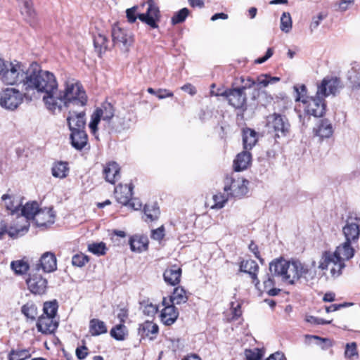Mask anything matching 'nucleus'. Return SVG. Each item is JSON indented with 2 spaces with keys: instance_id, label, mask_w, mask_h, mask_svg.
<instances>
[{
  "instance_id": "nucleus-1",
  "label": "nucleus",
  "mask_w": 360,
  "mask_h": 360,
  "mask_svg": "<svg viewBox=\"0 0 360 360\" xmlns=\"http://www.w3.org/2000/svg\"><path fill=\"white\" fill-rule=\"evenodd\" d=\"M23 92L27 100L32 101L38 94H44L43 101L47 109L53 107V101L58 91L56 76L51 72L43 70L37 63L27 68Z\"/></svg>"
},
{
  "instance_id": "nucleus-2",
  "label": "nucleus",
  "mask_w": 360,
  "mask_h": 360,
  "mask_svg": "<svg viewBox=\"0 0 360 360\" xmlns=\"http://www.w3.org/2000/svg\"><path fill=\"white\" fill-rule=\"evenodd\" d=\"M87 103V96L78 82L68 81L63 91H58L50 111L60 112L63 108H83Z\"/></svg>"
},
{
  "instance_id": "nucleus-3",
  "label": "nucleus",
  "mask_w": 360,
  "mask_h": 360,
  "mask_svg": "<svg viewBox=\"0 0 360 360\" xmlns=\"http://www.w3.org/2000/svg\"><path fill=\"white\" fill-rule=\"evenodd\" d=\"M355 243L345 240L338 245L335 252L324 251L322 253L319 269L326 270L330 268L333 277H338L345 267V261L352 259L354 255V245Z\"/></svg>"
},
{
  "instance_id": "nucleus-4",
  "label": "nucleus",
  "mask_w": 360,
  "mask_h": 360,
  "mask_svg": "<svg viewBox=\"0 0 360 360\" xmlns=\"http://www.w3.org/2000/svg\"><path fill=\"white\" fill-rule=\"evenodd\" d=\"M269 270L273 275L281 277L290 284L301 278L311 279L315 274L298 260L287 261L283 258L272 261L269 264Z\"/></svg>"
},
{
  "instance_id": "nucleus-5",
  "label": "nucleus",
  "mask_w": 360,
  "mask_h": 360,
  "mask_svg": "<svg viewBox=\"0 0 360 360\" xmlns=\"http://www.w3.org/2000/svg\"><path fill=\"white\" fill-rule=\"evenodd\" d=\"M27 68H26L20 62H6L0 58V79L6 84H20L23 91V85L27 75Z\"/></svg>"
},
{
  "instance_id": "nucleus-6",
  "label": "nucleus",
  "mask_w": 360,
  "mask_h": 360,
  "mask_svg": "<svg viewBox=\"0 0 360 360\" xmlns=\"http://www.w3.org/2000/svg\"><path fill=\"white\" fill-rule=\"evenodd\" d=\"M148 6L147 11L145 13H141L136 15L137 6H133L126 11L127 18L129 22H134L138 18L141 21L146 23L152 28H157V21L160 20L159 8L153 0H148L146 1Z\"/></svg>"
},
{
  "instance_id": "nucleus-7",
  "label": "nucleus",
  "mask_w": 360,
  "mask_h": 360,
  "mask_svg": "<svg viewBox=\"0 0 360 360\" xmlns=\"http://www.w3.org/2000/svg\"><path fill=\"white\" fill-rule=\"evenodd\" d=\"M39 211V205L37 202H27L25 206L21 208V215L18 217V223H21L20 229H15L13 231L11 229L9 231V236L11 238H17L24 235L28 231L30 227L29 220L34 219Z\"/></svg>"
},
{
  "instance_id": "nucleus-8",
  "label": "nucleus",
  "mask_w": 360,
  "mask_h": 360,
  "mask_svg": "<svg viewBox=\"0 0 360 360\" xmlns=\"http://www.w3.org/2000/svg\"><path fill=\"white\" fill-rule=\"evenodd\" d=\"M296 101L302 102L304 112L315 117H321L326 112V103L325 98L321 95H318L317 92L314 96L301 98L300 95L295 98Z\"/></svg>"
},
{
  "instance_id": "nucleus-9",
  "label": "nucleus",
  "mask_w": 360,
  "mask_h": 360,
  "mask_svg": "<svg viewBox=\"0 0 360 360\" xmlns=\"http://www.w3.org/2000/svg\"><path fill=\"white\" fill-rule=\"evenodd\" d=\"M269 133L273 134L275 139L287 136L290 131V124L285 116L278 113H274L267 117V124Z\"/></svg>"
},
{
  "instance_id": "nucleus-10",
  "label": "nucleus",
  "mask_w": 360,
  "mask_h": 360,
  "mask_svg": "<svg viewBox=\"0 0 360 360\" xmlns=\"http://www.w3.org/2000/svg\"><path fill=\"white\" fill-rule=\"evenodd\" d=\"M115 110L113 106L110 103H104L101 107L97 108L91 115V122L89 124L91 134L96 139H98L97 136L98 124L102 120L109 122L114 117Z\"/></svg>"
},
{
  "instance_id": "nucleus-11",
  "label": "nucleus",
  "mask_w": 360,
  "mask_h": 360,
  "mask_svg": "<svg viewBox=\"0 0 360 360\" xmlns=\"http://www.w3.org/2000/svg\"><path fill=\"white\" fill-rule=\"evenodd\" d=\"M249 181L238 176H226L224 179V191L229 196L241 198L248 191Z\"/></svg>"
},
{
  "instance_id": "nucleus-12",
  "label": "nucleus",
  "mask_w": 360,
  "mask_h": 360,
  "mask_svg": "<svg viewBox=\"0 0 360 360\" xmlns=\"http://www.w3.org/2000/svg\"><path fill=\"white\" fill-rule=\"evenodd\" d=\"M24 92L15 88H6L0 92V105L6 110H15L23 101Z\"/></svg>"
},
{
  "instance_id": "nucleus-13",
  "label": "nucleus",
  "mask_w": 360,
  "mask_h": 360,
  "mask_svg": "<svg viewBox=\"0 0 360 360\" xmlns=\"http://www.w3.org/2000/svg\"><path fill=\"white\" fill-rule=\"evenodd\" d=\"M342 234L345 240L356 243L360 236V217L356 214L349 215L342 226Z\"/></svg>"
},
{
  "instance_id": "nucleus-14",
  "label": "nucleus",
  "mask_w": 360,
  "mask_h": 360,
  "mask_svg": "<svg viewBox=\"0 0 360 360\" xmlns=\"http://www.w3.org/2000/svg\"><path fill=\"white\" fill-rule=\"evenodd\" d=\"M28 290L34 295H44L47 289V280L32 269L26 279Z\"/></svg>"
},
{
  "instance_id": "nucleus-15",
  "label": "nucleus",
  "mask_w": 360,
  "mask_h": 360,
  "mask_svg": "<svg viewBox=\"0 0 360 360\" xmlns=\"http://www.w3.org/2000/svg\"><path fill=\"white\" fill-rule=\"evenodd\" d=\"M212 95L216 96H224L226 97L231 105L236 108H240L244 106L246 102V95L244 92H242V89H227L222 92L218 91L214 92L213 90L211 91Z\"/></svg>"
},
{
  "instance_id": "nucleus-16",
  "label": "nucleus",
  "mask_w": 360,
  "mask_h": 360,
  "mask_svg": "<svg viewBox=\"0 0 360 360\" xmlns=\"http://www.w3.org/2000/svg\"><path fill=\"white\" fill-rule=\"evenodd\" d=\"M79 108H72L68 110L67 122L70 131L85 130L86 128V113L84 110Z\"/></svg>"
},
{
  "instance_id": "nucleus-17",
  "label": "nucleus",
  "mask_w": 360,
  "mask_h": 360,
  "mask_svg": "<svg viewBox=\"0 0 360 360\" xmlns=\"http://www.w3.org/2000/svg\"><path fill=\"white\" fill-rule=\"evenodd\" d=\"M112 38L114 44L127 49L133 42V37L129 30H123L115 25L112 29Z\"/></svg>"
},
{
  "instance_id": "nucleus-18",
  "label": "nucleus",
  "mask_w": 360,
  "mask_h": 360,
  "mask_svg": "<svg viewBox=\"0 0 360 360\" xmlns=\"http://www.w3.org/2000/svg\"><path fill=\"white\" fill-rule=\"evenodd\" d=\"M340 81L337 77H325L317 86V94L326 98L330 94L335 95L340 88Z\"/></svg>"
},
{
  "instance_id": "nucleus-19",
  "label": "nucleus",
  "mask_w": 360,
  "mask_h": 360,
  "mask_svg": "<svg viewBox=\"0 0 360 360\" xmlns=\"http://www.w3.org/2000/svg\"><path fill=\"white\" fill-rule=\"evenodd\" d=\"M55 217L52 208L45 207L39 210L33 220L38 227L46 228L54 223Z\"/></svg>"
},
{
  "instance_id": "nucleus-20",
  "label": "nucleus",
  "mask_w": 360,
  "mask_h": 360,
  "mask_svg": "<svg viewBox=\"0 0 360 360\" xmlns=\"http://www.w3.org/2000/svg\"><path fill=\"white\" fill-rule=\"evenodd\" d=\"M70 131V143L75 149L82 150L89 148L88 136L85 130H75Z\"/></svg>"
},
{
  "instance_id": "nucleus-21",
  "label": "nucleus",
  "mask_w": 360,
  "mask_h": 360,
  "mask_svg": "<svg viewBox=\"0 0 360 360\" xmlns=\"http://www.w3.org/2000/svg\"><path fill=\"white\" fill-rule=\"evenodd\" d=\"M162 304L165 306L160 314L161 321L166 326L173 324L179 316V312L174 305L167 302L166 298H163Z\"/></svg>"
},
{
  "instance_id": "nucleus-22",
  "label": "nucleus",
  "mask_w": 360,
  "mask_h": 360,
  "mask_svg": "<svg viewBox=\"0 0 360 360\" xmlns=\"http://www.w3.org/2000/svg\"><path fill=\"white\" fill-rule=\"evenodd\" d=\"M37 328L41 333L51 334L58 328V322L55 320V317L41 315L37 323Z\"/></svg>"
},
{
  "instance_id": "nucleus-23",
  "label": "nucleus",
  "mask_w": 360,
  "mask_h": 360,
  "mask_svg": "<svg viewBox=\"0 0 360 360\" xmlns=\"http://www.w3.org/2000/svg\"><path fill=\"white\" fill-rule=\"evenodd\" d=\"M56 258L53 253L47 252L40 258L39 263L36 265L35 271L41 269L44 272H52L56 269Z\"/></svg>"
},
{
  "instance_id": "nucleus-24",
  "label": "nucleus",
  "mask_w": 360,
  "mask_h": 360,
  "mask_svg": "<svg viewBox=\"0 0 360 360\" xmlns=\"http://www.w3.org/2000/svg\"><path fill=\"white\" fill-rule=\"evenodd\" d=\"M1 202L2 206H4L8 211H10L11 214L17 213L22 206L20 199L13 194H4L1 196Z\"/></svg>"
},
{
  "instance_id": "nucleus-25",
  "label": "nucleus",
  "mask_w": 360,
  "mask_h": 360,
  "mask_svg": "<svg viewBox=\"0 0 360 360\" xmlns=\"http://www.w3.org/2000/svg\"><path fill=\"white\" fill-rule=\"evenodd\" d=\"M132 184L119 185L115 189V195L118 202L126 205L131 199Z\"/></svg>"
},
{
  "instance_id": "nucleus-26",
  "label": "nucleus",
  "mask_w": 360,
  "mask_h": 360,
  "mask_svg": "<svg viewBox=\"0 0 360 360\" xmlns=\"http://www.w3.org/2000/svg\"><path fill=\"white\" fill-rule=\"evenodd\" d=\"M259 270V266L257 262L254 260L249 259L243 261L240 264V271L248 273L250 275L252 282L256 288H258L259 285V281L257 278V271Z\"/></svg>"
},
{
  "instance_id": "nucleus-27",
  "label": "nucleus",
  "mask_w": 360,
  "mask_h": 360,
  "mask_svg": "<svg viewBox=\"0 0 360 360\" xmlns=\"http://www.w3.org/2000/svg\"><path fill=\"white\" fill-rule=\"evenodd\" d=\"M120 168L115 162H110L103 167V175L106 181L114 184L120 178Z\"/></svg>"
},
{
  "instance_id": "nucleus-28",
  "label": "nucleus",
  "mask_w": 360,
  "mask_h": 360,
  "mask_svg": "<svg viewBox=\"0 0 360 360\" xmlns=\"http://www.w3.org/2000/svg\"><path fill=\"white\" fill-rule=\"evenodd\" d=\"M148 238L146 236L136 234L130 237L129 244L133 252H141L148 248Z\"/></svg>"
},
{
  "instance_id": "nucleus-29",
  "label": "nucleus",
  "mask_w": 360,
  "mask_h": 360,
  "mask_svg": "<svg viewBox=\"0 0 360 360\" xmlns=\"http://www.w3.org/2000/svg\"><path fill=\"white\" fill-rule=\"evenodd\" d=\"M181 276V269L176 264L168 266L163 274L165 281L171 285L179 284Z\"/></svg>"
},
{
  "instance_id": "nucleus-30",
  "label": "nucleus",
  "mask_w": 360,
  "mask_h": 360,
  "mask_svg": "<svg viewBox=\"0 0 360 360\" xmlns=\"http://www.w3.org/2000/svg\"><path fill=\"white\" fill-rule=\"evenodd\" d=\"M314 133L315 136L321 139L330 138L333 134V125L328 120H321L316 127L314 128Z\"/></svg>"
},
{
  "instance_id": "nucleus-31",
  "label": "nucleus",
  "mask_w": 360,
  "mask_h": 360,
  "mask_svg": "<svg viewBox=\"0 0 360 360\" xmlns=\"http://www.w3.org/2000/svg\"><path fill=\"white\" fill-rule=\"evenodd\" d=\"M22 6L20 13L25 17V19L30 23L34 22L36 20V11L33 8L32 0H17Z\"/></svg>"
},
{
  "instance_id": "nucleus-32",
  "label": "nucleus",
  "mask_w": 360,
  "mask_h": 360,
  "mask_svg": "<svg viewBox=\"0 0 360 360\" xmlns=\"http://www.w3.org/2000/svg\"><path fill=\"white\" fill-rule=\"evenodd\" d=\"M252 160V155L249 150H245L244 151L238 153L234 160V169L236 171H243L248 168L250 165Z\"/></svg>"
},
{
  "instance_id": "nucleus-33",
  "label": "nucleus",
  "mask_w": 360,
  "mask_h": 360,
  "mask_svg": "<svg viewBox=\"0 0 360 360\" xmlns=\"http://www.w3.org/2000/svg\"><path fill=\"white\" fill-rule=\"evenodd\" d=\"M158 333V325L149 321L140 324L138 329V333L142 338H149L152 340L153 337L150 336V335H156Z\"/></svg>"
},
{
  "instance_id": "nucleus-34",
  "label": "nucleus",
  "mask_w": 360,
  "mask_h": 360,
  "mask_svg": "<svg viewBox=\"0 0 360 360\" xmlns=\"http://www.w3.org/2000/svg\"><path fill=\"white\" fill-rule=\"evenodd\" d=\"M257 142V133L255 130L246 128L243 130V143L244 150H250Z\"/></svg>"
},
{
  "instance_id": "nucleus-35",
  "label": "nucleus",
  "mask_w": 360,
  "mask_h": 360,
  "mask_svg": "<svg viewBox=\"0 0 360 360\" xmlns=\"http://www.w3.org/2000/svg\"><path fill=\"white\" fill-rule=\"evenodd\" d=\"M89 333L92 336H98L107 333V326L104 321L98 319H92L89 321Z\"/></svg>"
},
{
  "instance_id": "nucleus-36",
  "label": "nucleus",
  "mask_w": 360,
  "mask_h": 360,
  "mask_svg": "<svg viewBox=\"0 0 360 360\" xmlns=\"http://www.w3.org/2000/svg\"><path fill=\"white\" fill-rule=\"evenodd\" d=\"M69 170L67 162L59 161L53 165L51 173L56 178L64 179L68 175Z\"/></svg>"
},
{
  "instance_id": "nucleus-37",
  "label": "nucleus",
  "mask_w": 360,
  "mask_h": 360,
  "mask_svg": "<svg viewBox=\"0 0 360 360\" xmlns=\"http://www.w3.org/2000/svg\"><path fill=\"white\" fill-rule=\"evenodd\" d=\"M188 297L186 290L181 287L175 288L169 297V302L173 305L186 303Z\"/></svg>"
},
{
  "instance_id": "nucleus-38",
  "label": "nucleus",
  "mask_w": 360,
  "mask_h": 360,
  "mask_svg": "<svg viewBox=\"0 0 360 360\" xmlns=\"http://www.w3.org/2000/svg\"><path fill=\"white\" fill-rule=\"evenodd\" d=\"M108 40L105 34L98 33L94 37V45L96 51L101 54L103 51H105L108 48Z\"/></svg>"
},
{
  "instance_id": "nucleus-39",
  "label": "nucleus",
  "mask_w": 360,
  "mask_h": 360,
  "mask_svg": "<svg viewBox=\"0 0 360 360\" xmlns=\"http://www.w3.org/2000/svg\"><path fill=\"white\" fill-rule=\"evenodd\" d=\"M144 214L148 219L150 221L157 220L160 216V209L156 202L146 204L144 209Z\"/></svg>"
},
{
  "instance_id": "nucleus-40",
  "label": "nucleus",
  "mask_w": 360,
  "mask_h": 360,
  "mask_svg": "<svg viewBox=\"0 0 360 360\" xmlns=\"http://www.w3.org/2000/svg\"><path fill=\"white\" fill-rule=\"evenodd\" d=\"M279 80V77H271L266 74H262L257 76L255 79V88L259 89L262 87L267 86L269 84L276 83Z\"/></svg>"
},
{
  "instance_id": "nucleus-41",
  "label": "nucleus",
  "mask_w": 360,
  "mask_h": 360,
  "mask_svg": "<svg viewBox=\"0 0 360 360\" xmlns=\"http://www.w3.org/2000/svg\"><path fill=\"white\" fill-rule=\"evenodd\" d=\"M22 314L27 319L34 321L37 316V307L32 302H28L21 307Z\"/></svg>"
},
{
  "instance_id": "nucleus-42",
  "label": "nucleus",
  "mask_w": 360,
  "mask_h": 360,
  "mask_svg": "<svg viewBox=\"0 0 360 360\" xmlns=\"http://www.w3.org/2000/svg\"><path fill=\"white\" fill-rule=\"evenodd\" d=\"M110 335L117 340H124L128 334L127 327L123 324L120 323L110 330Z\"/></svg>"
},
{
  "instance_id": "nucleus-43",
  "label": "nucleus",
  "mask_w": 360,
  "mask_h": 360,
  "mask_svg": "<svg viewBox=\"0 0 360 360\" xmlns=\"http://www.w3.org/2000/svg\"><path fill=\"white\" fill-rule=\"evenodd\" d=\"M264 290L270 296H276L281 291L280 289L274 288V279L272 276L267 275V278L264 280Z\"/></svg>"
},
{
  "instance_id": "nucleus-44",
  "label": "nucleus",
  "mask_w": 360,
  "mask_h": 360,
  "mask_svg": "<svg viewBox=\"0 0 360 360\" xmlns=\"http://www.w3.org/2000/svg\"><path fill=\"white\" fill-rule=\"evenodd\" d=\"M292 21L290 14L288 12L283 13L281 17V30L285 33H289L292 30Z\"/></svg>"
},
{
  "instance_id": "nucleus-45",
  "label": "nucleus",
  "mask_w": 360,
  "mask_h": 360,
  "mask_svg": "<svg viewBox=\"0 0 360 360\" xmlns=\"http://www.w3.org/2000/svg\"><path fill=\"white\" fill-rule=\"evenodd\" d=\"M31 356L28 349H12L8 354V360H25Z\"/></svg>"
},
{
  "instance_id": "nucleus-46",
  "label": "nucleus",
  "mask_w": 360,
  "mask_h": 360,
  "mask_svg": "<svg viewBox=\"0 0 360 360\" xmlns=\"http://www.w3.org/2000/svg\"><path fill=\"white\" fill-rule=\"evenodd\" d=\"M11 267L16 274L19 275L25 274L29 269L28 264L23 260L12 262L11 264Z\"/></svg>"
},
{
  "instance_id": "nucleus-47",
  "label": "nucleus",
  "mask_w": 360,
  "mask_h": 360,
  "mask_svg": "<svg viewBox=\"0 0 360 360\" xmlns=\"http://www.w3.org/2000/svg\"><path fill=\"white\" fill-rule=\"evenodd\" d=\"M229 196L227 193H219L213 195V200L214 204L211 207L212 209H221L224 207L225 203L227 202Z\"/></svg>"
},
{
  "instance_id": "nucleus-48",
  "label": "nucleus",
  "mask_w": 360,
  "mask_h": 360,
  "mask_svg": "<svg viewBox=\"0 0 360 360\" xmlns=\"http://www.w3.org/2000/svg\"><path fill=\"white\" fill-rule=\"evenodd\" d=\"M58 307V303L56 300L45 302L43 309L44 315L55 317Z\"/></svg>"
},
{
  "instance_id": "nucleus-49",
  "label": "nucleus",
  "mask_w": 360,
  "mask_h": 360,
  "mask_svg": "<svg viewBox=\"0 0 360 360\" xmlns=\"http://www.w3.org/2000/svg\"><path fill=\"white\" fill-rule=\"evenodd\" d=\"M189 14V10L187 8H183L176 12L172 18V23L176 25L183 22Z\"/></svg>"
},
{
  "instance_id": "nucleus-50",
  "label": "nucleus",
  "mask_w": 360,
  "mask_h": 360,
  "mask_svg": "<svg viewBox=\"0 0 360 360\" xmlns=\"http://www.w3.org/2000/svg\"><path fill=\"white\" fill-rule=\"evenodd\" d=\"M88 250L96 255L105 254L106 247L104 243H92L88 245Z\"/></svg>"
},
{
  "instance_id": "nucleus-51",
  "label": "nucleus",
  "mask_w": 360,
  "mask_h": 360,
  "mask_svg": "<svg viewBox=\"0 0 360 360\" xmlns=\"http://www.w3.org/2000/svg\"><path fill=\"white\" fill-rule=\"evenodd\" d=\"M246 360H260L263 356L262 351L259 349H249L245 350Z\"/></svg>"
},
{
  "instance_id": "nucleus-52",
  "label": "nucleus",
  "mask_w": 360,
  "mask_h": 360,
  "mask_svg": "<svg viewBox=\"0 0 360 360\" xmlns=\"http://www.w3.org/2000/svg\"><path fill=\"white\" fill-rule=\"evenodd\" d=\"M327 17V13L320 12L316 16H314L309 25L310 32H314L319 26L321 22Z\"/></svg>"
},
{
  "instance_id": "nucleus-53",
  "label": "nucleus",
  "mask_w": 360,
  "mask_h": 360,
  "mask_svg": "<svg viewBox=\"0 0 360 360\" xmlns=\"http://www.w3.org/2000/svg\"><path fill=\"white\" fill-rule=\"evenodd\" d=\"M89 262V258L84 254H76L72 258V264L77 267L84 266Z\"/></svg>"
},
{
  "instance_id": "nucleus-54",
  "label": "nucleus",
  "mask_w": 360,
  "mask_h": 360,
  "mask_svg": "<svg viewBox=\"0 0 360 360\" xmlns=\"http://www.w3.org/2000/svg\"><path fill=\"white\" fill-rule=\"evenodd\" d=\"M165 236V230L164 226H161L158 229H153L150 233V238L153 240H157L159 243L163 240Z\"/></svg>"
},
{
  "instance_id": "nucleus-55",
  "label": "nucleus",
  "mask_w": 360,
  "mask_h": 360,
  "mask_svg": "<svg viewBox=\"0 0 360 360\" xmlns=\"http://www.w3.org/2000/svg\"><path fill=\"white\" fill-rule=\"evenodd\" d=\"M306 338L316 340L317 341L316 344L321 346L323 349H327L332 345L331 341L328 338H322L316 335H307Z\"/></svg>"
},
{
  "instance_id": "nucleus-56",
  "label": "nucleus",
  "mask_w": 360,
  "mask_h": 360,
  "mask_svg": "<svg viewBox=\"0 0 360 360\" xmlns=\"http://www.w3.org/2000/svg\"><path fill=\"white\" fill-rule=\"evenodd\" d=\"M168 347L173 352H176L184 347L182 341L179 338H169L168 339Z\"/></svg>"
},
{
  "instance_id": "nucleus-57",
  "label": "nucleus",
  "mask_w": 360,
  "mask_h": 360,
  "mask_svg": "<svg viewBox=\"0 0 360 360\" xmlns=\"http://www.w3.org/2000/svg\"><path fill=\"white\" fill-rule=\"evenodd\" d=\"M240 82L242 83V86L238 89H242V92H244V91L247 89L255 87V79H252L250 77H241Z\"/></svg>"
},
{
  "instance_id": "nucleus-58",
  "label": "nucleus",
  "mask_w": 360,
  "mask_h": 360,
  "mask_svg": "<svg viewBox=\"0 0 360 360\" xmlns=\"http://www.w3.org/2000/svg\"><path fill=\"white\" fill-rule=\"evenodd\" d=\"M304 320L306 322L309 323L312 325H324L329 324L331 323V321H326L323 319L315 317L311 315H306Z\"/></svg>"
},
{
  "instance_id": "nucleus-59",
  "label": "nucleus",
  "mask_w": 360,
  "mask_h": 360,
  "mask_svg": "<svg viewBox=\"0 0 360 360\" xmlns=\"http://www.w3.org/2000/svg\"><path fill=\"white\" fill-rule=\"evenodd\" d=\"M345 355L347 358L352 359L354 356H357L356 344L351 342L346 345Z\"/></svg>"
},
{
  "instance_id": "nucleus-60",
  "label": "nucleus",
  "mask_w": 360,
  "mask_h": 360,
  "mask_svg": "<svg viewBox=\"0 0 360 360\" xmlns=\"http://www.w3.org/2000/svg\"><path fill=\"white\" fill-rule=\"evenodd\" d=\"M231 310L232 314V319H237L242 314L241 304L240 303H231Z\"/></svg>"
},
{
  "instance_id": "nucleus-61",
  "label": "nucleus",
  "mask_w": 360,
  "mask_h": 360,
  "mask_svg": "<svg viewBox=\"0 0 360 360\" xmlns=\"http://www.w3.org/2000/svg\"><path fill=\"white\" fill-rule=\"evenodd\" d=\"M20 226H18V224H16L15 226H10L8 228L6 223L1 220L0 221V239L2 238L3 236L5 233H8L9 235V231L11 229H13V231H15V229H20Z\"/></svg>"
},
{
  "instance_id": "nucleus-62",
  "label": "nucleus",
  "mask_w": 360,
  "mask_h": 360,
  "mask_svg": "<svg viewBox=\"0 0 360 360\" xmlns=\"http://www.w3.org/2000/svg\"><path fill=\"white\" fill-rule=\"evenodd\" d=\"M158 311V308L156 305L152 303L146 304L143 307V314L148 316H153Z\"/></svg>"
},
{
  "instance_id": "nucleus-63",
  "label": "nucleus",
  "mask_w": 360,
  "mask_h": 360,
  "mask_svg": "<svg viewBox=\"0 0 360 360\" xmlns=\"http://www.w3.org/2000/svg\"><path fill=\"white\" fill-rule=\"evenodd\" d=\"M76 356L77 357L80 359V360H83L84 359L87 355H88V348L83 345V346H81V347H78L77 349H76Z\"/></svg>"
},
{
  "instance_id": "nucleus-64",
  "label": "nucleus",
  "mask_w": 360,
  "mask_h": 360,
  "mask_svg": "<svg viewBox=\"0 0 360 360\" xmlns=\"http://www.w3.org/2000/svg\"><path fill=\"white\" fill-rule=\"evenodd\" d=\"M155 96L159 99H163L167 97H172L174 94L169 90L165 89H159L158 90H157V92H155Z\"/></svg>"
}]
</instances>
